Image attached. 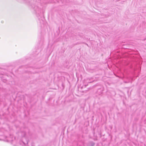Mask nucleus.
<instances>
[{
  "instance_id": "obj_1",
  "label": "nucleus",
  "mask_w": 146,
  "mask_h": 146,
  "mask_svg": "<svg viewBox=\"0 0 146 146\" xmlns=\"http://www.w3.org/2000/svg\"><path fill=\"white\" fill-rule=\"evenodd\" d=\"M0 140H2L6 141H11L13 140L9 139V138L5 136H3L0 138Z\"/></svg>"
},
{
  "instance_id": "obj_2",
  "label": "nucleus",
  "mask_w": 146,
  "mask_h": 146,
  "mask_svg": "<svg viewBox=\"0 0 146 146\" xmlns=\"http://www.w3.org/2000/svg\"><path fill=\"white\" fill-rule=\"evenodd\" d=\"M40 23L42 25V24H43L44 23V21L43 20H41L40 21Z\"/></svg>"
},
{
  "instance_id": "obj_3",
  "label": "nucleus",
  "mask_w": 146,
  "mask_h": 146,
  "mask_svg": "<svg viewBox=\"0 0 146 146\" xmlns=\"http://www.w3.org/2000/svg\"><path fill=\"white\" fill-rule=\"evenodd\" d=\"M37 7L36 6L34 8V9H35V10H36V8Z\"/></svg>"
},
{
  "instance_id": "obj_4",
  "label": "nucleus",
  "mask_w": 146,
  "mask_h": 146,
  "mask_svg": "<svg viewBox=\"0 0 146 146\" xmlns=\"http://www.w3.org/2000/svg\"><path fill=\"white\" fill-rule=\"evenodd\" d=\"M23 136L24 137H25V133H24V135Z\"/></svg>"
},
{
  "instance_id": "obj_5",
  "label": "nucleus",
  "mask_w": 146,
  "mask_h": 146,
  "mask_svg": "<svg viewBox=\"0 0 146 146\" xmlns=\"http://www.w3.org/2000/svg\"><path fill=\"white\" fill-rule=\"evenodd\" d=\"M94 145V143H92V146H93Z\"/></svg>"
},
{
  "instance_id": "obj_6",
  "label": "nucleus",
  "mask_w": 146,
  "mask_h": 146,
  "mask_svg": "<svg viewBox=\"0 0 146 146\" xmlns=\"http://www.w3.org/2000/svg\"><path fill=\"white\" fill-rule=\"evenodd\" d=\"M13 139H15V137H14V138H13Z\"/></svg>"
}]
</instances>
